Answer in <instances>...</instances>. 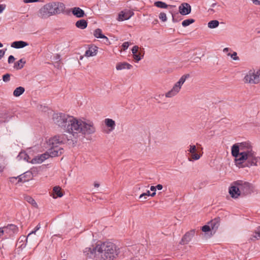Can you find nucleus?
Instances as JSON below:
<instances>
[{"mask_svg": "<svg viewBox=\"0 0 260 260\" xmlns=\"http://www.w3.org/2000/svg\"><path fill=\"white\" fill-rule=\"evenodd\" d=\"M25 63V61L23 59H20L18 61L15 63L14 68L16 70H20L23 68L24 64Z\"/></svg>", "mask_w": 260, "mask_h": 260, "instance_id": "nucleus-26", "label": "nucleus"}, {"mask_svg": "<svg viewBox=\"0 0 260 260\" xmlns=\"http://www.w3.org/2000/svg\"><path fill=\"white\" fill-rule=\"evenodd\" d=\"M5 53V51H4L3 50H0V60L4 56Z\"/></svg>", "mask_w": 260, "mask_h": 260, "instance_id": "nucleus-43", "label": "nucleus"}, {"mask_svg": "<svg viewBox=\"0 0 260 260\" xmlns=\"http://www.w3.org/2000/svg\"><path fill=\"white\" fill-rule=\"evenodd\" d=\"M93 35L96 38L104 39H105L107 42H109V39L102 34V30L100 28L95 29Z\"/></svg>", "mask_w": 260, "mask_h": 260, "instance_id": "nucleus-20", "label": "nucleus"}, {"mask_svg": "<svg viewBox=\"0 0 260 260\" xmlns=\"http://www.w3.org/2000/svg\"><path fill=\"white\" fill-rule=\"evenodd\" d=\"M230 49L229 48H225L223 50V52H227L229 51Z\"/></svg>", "mask_w": 260, "mask_h": 260, "instance_id": "nucleus-50", "label": "nucleus"}, {"mask_svg": "<svg viewBox=\"0 0 260 260\" xmlns=\"http://www.w3.org/2000/svg\"><path fill=\"white\" fill-rule=\"evenodd\" d=\"M139 47L138 46H135L133 47L132 49V52L133 53V55L136 54L138 53L140 51H139Z\"/></svg>", "mask_w": 260, "mask_h": 260, "instance_id": "nucleus-36", "label": "nucleus"}, {"mask_svg": "<svg viewBox=\"0 0 260 260\" xmlns=\"http://www.w3.org/2000/svg\"><path fill=\"white\" fill-rule=\"evenodd\" d=\"M36 232L35 230L32 231L27 236V239L28 238V237L32 234H36Z\"/></svg>", "mask_w": 260, "mask_h": 260, "instance_id": "nucleus-48", "label": "nucleus"}, {"mask_svg": "<svg viewBox=\"0 0 260 260\" xmlns=\"http://www.w3.org/2000/svg\"><path fill=\"white\" fill-rule=\"evenodd\" d=\"M129 45H130V43L128 42H124L121 46L122 49H123V50L125 51V50H126L128 48Z\"/></svg>", "mask_w": 260, "mask_h": 260, "instance_id": "nucleus-37", "label": "nucleus"}, {"mask_svg": "<svg viewBox=\"0 0 260 260\" xmlns=\"http://www.w3.org/2000/svg\"><path fill=\"white\" fill-rule=\"evenodd\" d=\"M76 26L79 28L83 29L87 26V22L84 19H80L76 22Z\"/></svg>", "mask_w": 260, "mask_h": 260, "instance_id": "nucleus-21", "label": "nucleus"}, {"mask_svg": "<svg viewBox=\"0 0 260 260\" xmlns=\"http://www.w3.org/2000/svg\"><path fill=\"white\" fill-rule=\"evenodd\" d=\"M150 190L151 191H153V192H155V191H156V187L155 186H151L150 187Z\"/></svg>", "mask_w": 260, "mask_h": 260, "instance_id": "nucleus-49", "label": "nucleus"}, {"mask_svg": "<svg viewBox=\"0 0 260 260\" xmlns=\"http://www.w3.org/2000/svg\"><path fill=\"white\" fill-rule=\"evenodd\" d=\"M5 168V166L4 164H0V173H2Z\"/></svg>", "mask_w": 260, "mask_h": 260, "instance_id": "nucleus-42", "label": "nucleus"}, {"mask_svg": "<svg viewBox=\"0 0 260 260\" xmlns=\"http://www.w3.org/2000/svg\"><path fill=\"white\" fill-rule=\"evenodd\" d=\"M232 154L235 157L237 166L239 168L256 166L260 159L256 156L251 145L247 142L234 144L232 147Z\"/></svg>", "mask_w": 260, "mask_h": 260, "instance_id": "nucleus-3", "label": "nucleus"}, {"mask_svg": "<svg viewBox=\"0 0 260 260\" xmlns=\"http://www.w3.org/2000/svg\"><path fill=\"white\" fill-rule=\"evenodd\" d=\"M150 192L149 190H148L146 192L141 194L139 197V199H141L143 197H144V199H145L146 198V196H150Z\"/></svg>", "mask_w": 260, "mask_h": 260, "instance_id": "nucleus-39", "label": "nucleus"}, {"mask_svg": "<svg viewBox=\"0 0 260 260\" xmlns=\"http://www.w3.org/2000/svg\"><path fill=\"white\" fill-rule=\"evenodd\" d=\"M195 233L194 230H191L187 232L182 237L181 241L180 242V244L185 245L188 243L191 240Z\"/></svg>", "mask_w": 260, "mask_h": 260, "instance_id": "nucleus-14", "label": "nucleus"}, {"mask_svg": "<svg viewBox=\"0 0 260 260\" xmlns=\"http://www.w3.org/2000/svg\"><path fill=\"white\" fill-rule=\"evenodd\" d=\"M202 230L204 232H207L211 230V228L209 225H205L202 227Z\"/></svg>", "mask_w": 260, "mask_h": 260, "instance_id": "nucleus-38", "label": "nucleus"}, {"mask_svg": "<svg viewBox=\"0 0 260 260\" xmlns=\"http://www.w3.org/2000/svg\"><path fill=\"white\" fill-rule=\"evenodd\" d=\"M119 253V248L110 241H99L95 246L86 247L83 250L84 256L86 258L94 260H114Z\"/></svg>", "mask_w": 260, "mask_h": 260, "instance_id": "nucleus-2", "label": "nucleus"}, {"mask_svg": "<svg viewBox=\"0 0 260 260\" xmlns=\"http://www.w3.org/2000/svg\"><path fill=\"white\" fill-rule=\"evenodd\" d=\"M26 155V154L25 153H22V152H21V153H20L19 154V156H23V155Z\"/></svg>", "mask_w": 260, "mask_h": 260, "instance_id": "nucleus-52", "label": "nucleus"}, {"mask_svg": "<svg viewBox=\"0 0 260 260\" xmlns=\"http://www.w3.org/2000/svg\"><path fill=\"white\" fill-rule=\"evenodd\" d=\"M24 200L35 207H37L38 205L35 200L29 196H25Z\"/></svg>", "mask_w": 260, "mask_h": 260, "instance_id": "nucleus-28", "label": "nucleus"}, {"mask_svg": "<svg viewBox=\"0 0 260 260\" xmlns=\"http://www.w3.org/2000/svg\"><path fill=\"white\" fill-rule=\"evenodd\" d=\"M5 6L3 5H0V13H2L5 9Z\"/></svg>", "mask_w": 260, "mask_h": 260, "instance_id": "nucleus-46", "label": "nucleus"}, {"mask_svg": "<svg viewBox=\"0 0 260 260\" xmlns=\"http://www.w3.org/2000/svg\"><path fill=\"white\" fill-rule=\"evenodd\" d=\"M25 91L24 87L19 86L17 87L13 91V95L16 97L19 96Z\"/></svg>", "mask_w": 260, "mask_h": 260, "instance_id": "nucleus-23", "label": "nucleus"}, {"mask_svg": "<svg viewBox=\"0 0 260 260\" xmlns=\"http://www.w3.org/2000/svg\"><path fill=\"white\" fill-rule=\"evenodd\" d=\"M98 51V48L95 46L89 47L85 53L84 55L86 57H91L95 56Z\"/></svg>", "mask_w": 260, "mask_h": 260, "instance_id": "nucleus-15", "label": "nucleus"}, {"mask_svg": "<svg viewBox=\"0 0 260 260\" xmlns=\"http://www.w3.org/2000/svg\"><path fill=\"white\" fill-rule=\"evenodd\" d=\"M155 187H156V189L157 188L158 190H161L163 187L161 184H158Z\"/></svg>", "mask_w": 260, "mask_h": 260, "instance_id": "nucleus-44", "label": "nucleus"}, {"mask_svg": "<svg viewBox=\"0 0 260 260\" xmlns=\"http://www.w3.org/2000/svg\"><path fill=\"white\" fill-rule=\"evenodd\" d=\"M82 58H83V57H82V56H81V57H80V59H82Z\"/></svg>", "mask_w": 260, "mask_h": 260, "instance_id": "nucleus-56", "label": "nucleus"}, {"mask_svg": "<svg viewBox=\"0 0 260 260\" xmlns=\"http://www.w3.org/2000/svg\"><path fill=\"white\" fill-rule=\"evenodd\" d=\"M28 45V44L24 41H15L13 42L11 45V46L12 48H16V49H20L24 47H26Z\"/></svg>", "mask_w": 260, "mask_h": 260, "instance_id": "nucleus-16", "label": "nucleus"}, {"mask_svg": "<svg viewBox=\"0 0 260 260\" xmlns=\"http://www.w3.org/2000/svg\"><path fill=\"white\" fill-rule=\"evenodd\" d=\"M65 5L61 2H51L45 5L38 11V16L42 19L59 14L64 11Z\"/></svg>", "mask_w": 260, "mask_h": 260, "instance_id": "nucleus-4", "label": "nucleus"}, {"mask_svg": "<svg viewBox=\"0 0 260 260\" xmlns=\"http://www.w3.org/2000/svg\"><path fill=\"white\" fill-rule=\"evenodd\" d=\"M209 225H210L211 229H212V230H216L219 225L218 219L215 218L211 220L209 223Z\"/></svg>", "mask_w": 260, "mask_h": 260, "instance_id": "nucleus-24", "label": "nucleus"}, {"mask_svg": "<svg viewBox=\"0 0 260 260\" xmlns=\"http://www.w3.org/2000/svg\"><path fill=\"white\" fill-rule=\"evenodd\" d=\"M94 186L95 187H99L100 186V184H99V183H98L95 182V183H94Z\"/></svg>", "mask_w": 260, "mask_h": 260, "instance_id": "nucleus-51", "label": "nucleus"}, {"mask_svg": "<svg viewBox=\"0 0 260 260\" xmlns=\"http://www.w3.org/2000/svg\"><path fill=\"white\" fill-rule=\"evenodd\" d=\"M194 21L195 20L193 19H185L182 21V25L183 27H186L190 24L193 23Z\"/></svg>", "mask_w": 260, "mask_h": 260, "instance_id": "nucleus-32", "label": "nucleus"}, {"mask_svg": "<svg viewBox=\"0 0 260 260\" xmlns=\"http://www.w3.org/2000/svg\"><path fill=\"white\" fill-rule=\"evenodd\" d=\"M53 193H55L56 196H53V198H56L57 197H61L63 196V194L61 191V188L59 186H55L53 189Z\"/></svg>", "mask_w": 260, "mask_h": 260, "instance_id": "nucleus-27", "label": "nucleus"}, {"mask_svg": "<svg viewBox=\"0 0 260 260\" xmlns=\"http://www.w3.org/2000/svg\"><path fill=\"white\" fill-rule=\"evenodd\" d=\"M188 77L189 75H183L179 81L174 84L171 89L166 93L165 96L168 98H171L176 96L180 92L182 86Z\"/></svg>", "mask_w": 260, "mask_h": 260, "instance_id": "nucleus-6", "label": "nucleus"}, {"mask_svg": "<svg viewBox=\"0 0 260 260\" xmlns=\"http://www.w3.org/2000/svg\"><path fill=\"white\" fill-rule=\"evenodd\" d=\"M10 74H6L3 76V80L5 82H8L10 80Z\"/></svg>", "mask_w": 260, "mask_h": 260, "instance_id": "nucleus-35", "label": "nucleus"}, {"mask_svg": "<svg viewBox=\"0 0 260 260\" xmlns=\"http://www.w3.org/2000/svg\"><path fill=\"white\" fill-rule=\"evenodd\" d=\"M104 122L105 125L110 128L109 130L110 131H112L115 129L116 124L114 120L110 118H106Z\"/></svg>", "mask_w": 260, "mask_h": 260, "instance_id": "nucleus-18", "label": "nucleus"}, {"mask_svg": "<svg viewBox=\"0 0 260 260\" xmlns=\"http://www.w3.org/2000/svg\"><path fill=\"white\" fill-rule=\"evenodd\" d=\"M3 46V44L0 43V48L2 47Z\"/></svg>", "mask_w": 260, "mask_h": 260, "instance_id": "nucleus-54", "label": "nucleus"}, {"mask_svg": "<svg viewBox=\"0 0 260 260\" xmlns=\"http://www.w3.org/2000/svg\"><path fill=\"white\" fill-rule=\"evenodd\" d=\"M243 81L250 84H258L260 82V69L249 71L244 77Z\"/></svg>", "mask_w": 260, "mask_h": 260, "instance_id": "nucleus-7", "label": "nucleus"}, {"mask_svg": "<svg viewBox=\"0 0 260 260\" xmlns=\"http://www.w3.org/2000/svg\"><path fill=\"white\" fill-rule=\"evenodd\" d=\"M234 184L238 187L241 195L245 196L250 194L252 191V185L248 182L237 180L234 181Z\"/></svg>", "mask_w": 260, "mask_h": 260, "instance_id": "nucleus-8", "label": "nucleus"}, {"mask_svg": "<svg viewBox=\"0 0 260 260\" xmlns=\"http://www.w3.org/2000/svg\"><path fill=\"white\" fill-rule=\"evenodd\" d=\"M252 1L255 5H260V0H252Z\"/></svg>", "mask_w": 260, "mask_h": 260, "instance_id": "nucleus-47", "label": "nucleus"}, {"mask_svg": "<svg viewBox=\"0 0 260 260\" xmlns=\"http://www.w3.org/2000/svg\"><path fill=\"white\" fill-rule=\"evenodd\" d=\"M134 15L133 12L130 10H124L120 12L118 15L117 20L118 21H123L129 19Z\"/></svg>", "mask_w": 260, "mask_h": 260, "instance_id": "nucleus-13", "label": "nucleus"}, {"mask_svg": "<svg viewBox=\"0 0 260 260\" xmlns=\"http://www.w3.org/2000/svg\"><path fill=\"white\" fill-rule=\"evenodd\" d=\"M191 10V6L186 3L181 4L179 7V11L182 15H186L190 13Z\"/></svg>", "mask_w": 260, "mask_h": 260, "instance_id": "nucleus-12", "label": "nucleus"}, {"mask_svg": "<svg viewBox=\"0 0 260 260\" xmlns=\"http://www.w3.org/2000/svg\"><path fill=\"white\" fill-rule=\"evenodd\" d=\"M72 12L74 16L78 18L83 17L85 15L84 11L79 7L73 8Z\"/></svg>", "mask_w": 260, "mask_h": 260, "instance_id": "nucleus-17", "label": "nucleus"}, {"mask_svg": "<svg viewBox=\"0 0 260 260\" xmlns=\"http://www.w3.org/2000/svg\"><path fill=\"white\" fill-rule=\"evenodd\" d=\"M188 151L191 153V156L188 158L189 161L198 160L202 156L203 152H201L194 145H190Z\"/></svg>", "mask_w": 260, "mask_h": 260, "instance_id": "nucleus-9", "label": "nucleus"}, {"mask_svg": "<svg viewBox=\"0 0 260 260\" xmlns=\"http://www.w3.org/2000/svg\"><path fill=\"white\" fill-rule=\"evenodd\" d=\"M159 18L163 22H166L167 20L166 14L164 12H161L159 14Z\"/></svg>", "mask_w": 260, "mask_h": 260, "instance_id": "nucleus-33", "label": "nucleus"}, {"mask_svg": "<svg viewBox=\"0 0 260 260\" xmlns=\"http://www.w3.org/2000/svg\"><path fill=\"white\" fill-rule=\"evenodd\" d=\"M17 231V228L14 224H10L6 227L0 228V238L4 235L5 233L12 234L16 233Z\"/></svg>", "mask_w": 260, "mask_h": 260, "instance_id": "nucleus-10", "label": "nucleus"}, {"mask_svg": "<svg viewBox=\"0 0 260 260\" xmlns=\"http://www.w3.org/2000/svg\"><path fill=\"white\" fill-rule=\"evenodd\" d=\"M63 152V149L57 147L50 148L46 152L36 156L31 160L33 164H41L49 157H56L60 155Z\"/></svg>", "mask_w": 260, "mask_h": 260, "instance_id": "nucleus-5", "label": "nucleus"}, {"mask_svg": "<svg viewBox=\"0 0 260 260\" xmlns=\"http://www.w3.org/2000/svg\"><path fill=\"white\" fill-rule=\"evenodd\" d=\"M156 194V192H153L152 193H150V196L151 197H154Z\"/></svg>", "mask_w": 260, "mask_h": 260, "instance_id": "nucleus-53", "label": "nucleus"}, {"mask_svg": "<svg viewBox=\"0 0 260 260\" xmlns=\"http://www.w3.org/2000/svg\"><path fill=\"white\" fill-rule=\"evenodd\" d=\"M38 2H39V0H23V2L24 3H35Z\"/></svg>", "mask_w": 260, "mask_h": 260, "instance_id": "nucleus-41", "label": "nucleus"}, {"mask_svg": "<svg viewBox=\"0 0 260 260\" xmlns=\"http://www.w3.org/2000/svg\"><path fill=\"white\" fill-rule=\"evenodd\" d=\"M23 177H22V175H20L17 177H12L9 178V180L11 182L13 183H18L19 182L26 181V180L22 179Z\"/></svg>", "mask_w": 260, "mask_h": 260, "instance_id": "nucleus-22", "label": "nucleus"}, {"mask_svg": "<svg viewBox=\"0 0 260 260\" xmlns=\"http://www.w3.org/2000/svg\"><path fill=\"white\" fill-rule=\"evenodd\" d=\"M227 55L228 56H230L235 60L239 59V58L237 56V54L236 52H234L233 54L229 53Z\"/></svg>", "mask_w": 260, "mask_h": 260, "instance_id": "nucleus-34", "label": "nucleus"}, {"mask_svg": "<svg viewBox=\"0 0 260 260\" xmlns=\"http://www.w3.org/2000/svg\"><path fill=\"white\" fill-rule=\"evenodd\" d=\"M229 192L232 198L237 199L241 193L238 187L235 185L234 182L232 183L231 186L229 188Z\"/></svg>", "mask_w": 260, "mask_h": 260, "instance_id": "nucleus-11", "label": "nucleus"}, {"mask_svg": "<svg viewBox=\"0 0 260 260\" xmlns=\"http://www.w3.org/2000/svg\"><path fill=\"white\" fill-rule=\"evenodd\" d=\"M41 228V225L40 223H39L34 229V230H35L36 232L38 231Z\"/></svg>", "mask_w": 260, "mask_h": 260, "instance_id": "nucleus-45", "label": "nucleus"}, {"mask_svg": "<svg viewBox=\"0 0 260 260\" xmlns=\"http://www.w3.org/2000/svg\"><path fill=\"white\" fill-rule=\"evenodd\" d=\"M219 25V21L216 20H213L209 21L208 23V26L210 28H214Z\"/></svg>", "mask_w": 260, "mask_h": 260, "instance_id": "nucleus-30", "label": "nucleus"}, {"mask_svg": "<svg viewBox=\"0 0 260 260\" xmlns=\"http://www.w3.org/2000/svg\"><path fill=\"white\" fill-rule=\"evenodd\" d=\"M215 5H216V4H215V3L213 4L212 5V7H214Z\"/></svg>", "mask_w": 260, "mask_h": 260, "instance_id": "nucleus-55", "label": "nucleus"}, {"mask_svg": "<svg viewBox=\"0 0 260 260\" xmlns=\"http://www.w3.org/2000/svg\"><path fill=\"white\" fill-rule=\"evenodd\" d=\"M260 239V226L257 228L256 230L255 231L254 234L252 235V237L251 238L252 240H255L256 239Z\"/></svg>", "mask_w": 260, "mask_h": 260, "instance_id": "nucleus-31", "label": "nucleus"}, {"mask_svg": "<svg viewBox=\"0 0 260 260\" xmlns=\"http://www.w3.org/2000/svg\"><path fill=\"white\" fill-rule=\"evenodd\" d=\"M132 66L126 62H119L116 64V69L117 70H121L123 69H131Z\"/></svg>", "mask_w": 260, "mask_h": 260, "instance_id": "nucleus-19", "label": "nucleus"}, {"mask_svg": "<svg viewBox=\"0 0 260 260\" xmlns=\"http://www.w3.org/2000/svg\"><path fill=\"white\" fill-rule=\"evenodd\" d=\"M154 6L162 9H167L169 5H168L167 4H166L164 2H161V1H157L154 3Z\"/></svg>", "mask_w": 260, "mask_h": 260, "instance_id": "nucleus-29", "label": "nucleus"}, {"mask_svg": "<svg viewBox=\"0 0 260 260\" xmlns=\"http://www.w3.org/2000/svg\"><path fill=\"white\" fill-rule=\"evenodd\" d=\"M144 51L143 50H140V51L133 55V58L134 60L138 62L140 60H141L144 57Z\"/></svg>", "mask_w": 260, "mask_h": 260, "instance_id": "nucleus-25", "label": "nucleus"}, {"mask_svg": "<svg viewBox=\"0 0 260 260\" xmlns=\"http://www.w3.org/2000/svg\"><path fill=\"white\" fill-rule=\"evenodd\" d=\"M52 119L55 124L68 135L62 134L52 138L49 141L50 148L63 149L58 146V144L62 143L75 145L78 139L93 135L96 132L93 121L87 119L77 118L65 113H57L53 115Z\"/></svg>", "mask_w": 260, "mask_h": 260, "instance_id": "nucleus-1", "label": "nucleus"}, {"mask_svg": "<svg viewBox=\"0 0 260 260\" xmlns=\"http://www.w3.org/2000/svg\"><path fill=\"white\" fill-rule=\"evenodd\" d=\"M15 60V58L13 55H10L8 57V62L9 63H11L14 62Z\"/></svg>", "mask_w": 260, "mask_h": 260, "instance_id": "nucleus-40", "label": "nucleus"}]
</instances>
